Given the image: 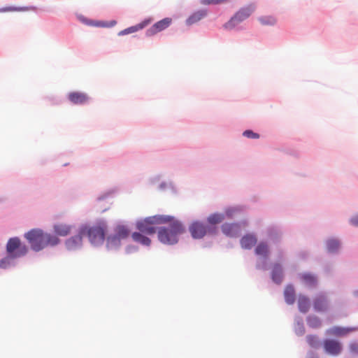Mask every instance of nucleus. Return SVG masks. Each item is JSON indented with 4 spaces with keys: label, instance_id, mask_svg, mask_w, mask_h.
I'll return each instance as SVG.
<instances>
[{
    "label": "nucleus",
    "instance_id": "obj_1",
    "mask_svg": "<svg viewBox=\"0 0 358 358\" xmlns=\"http://www.w3.org/2000/svg\"><path fill=\"white\" fill-rule=\"evenodd\" d=\"M24 237L34 251H40L48 245L54 246L59 243V239L40 229H33L24 234Z\"/></svg>",
    "mask_w": 358,
    "mask_h": 358
},
{
    "label": "nucleus",
    "instance_id": "obj_2",
    "mask_svg": "<svg viewBox=\"0 0 358 358\" xmlns=\"http://www.w3.org/2000/svg\"><path fill=\"white\" fill-rule=\"evenodd\" d=\"M168 227H161L158 230L157 236L164 244L173 245L178 241V236L185 232L182 224L173 217L169 220Z\"/></svg>",
    "mask_w": 358,
    "mask_h": 358
},
{
    "label": "nucleus",
    "instance_id": "obj_3",
    "mask_svg": "<svg viewBox=\"0 0 358 358\" xmlns=\"http://www.w3.org/2000/svg\"><path fill=\"white\" fill-rule=\"evenodd\" d=\"M106 230V223L104 222H99L92 227H82L80 228V234L87 236L92 244L99 245L103 243L104 241Z\"/></svg>",
    "mask_w": 358,
    "mask_h": 358
},
{
    "label": "nucleus",
    "instance_id": "obj_4",
    "mask_svg": "<svg viewBox=\"0 0 358 358\" xmlns=\"http://www.w3.org/2000/svg\"><path fill=\"white\" fill-rule=\"evenodd\" d=\"M171 220L169 215H154L139 220L136 222L137 229L145 234L152 235L156 232L155 224H165Z\"/></svg>",
    "mask_w": 358,
    "mask_h": 358
},
{
    "label": "nucleus",
    "instance_id": "obj_5",
    "mask_svg": "<svg viewBox=\"0 0 358 358\" xmlns=\"http://www.w3.org/2000/svg\"><path fill=\"white\" fill-rule=\"evenodd\" d=\"M255 10V6L250 4L239 9L223 27L225 29L231 30L243 21L248 19Z\"/></svg>",
    "mask_w": 358,
    "mask_h": 358
},
{
    "label": "nucleus",
    "instance_id": "obj_6",
    "mask_svg": "<svg viewBox=\"0 0 358 358\" xmlns=\"http://www.w3.org/2000/svg\"><path fill=\"white\" fill-rule=\"evenodd\" d=\"M6 251L12 258H17L27 254L28 248L17 237L11 238L6 245Z\"/></svg>",
    "mask_w": 358,
    "mask_h": 358
},
{
    "label": "nucleus",
    "instance_id": "obj_7",
    "mask_svg": "<svg viewBox=\"0 0 358 358\" xmlns=\"http://www.w3.org/2000/svg\"><path fill=\"white\" fill-rule=\"evenodd\" d=\"M130 231L124 225H117L115 229V234L108 238V246L112 247L118 245L120 241L129 237Z\"/></svg>",
    "mask_w": 358,
    "mask_h": 358
},
{
    "label": "nucleus",
    "instance_id": "obj_8",
    "mask_svg": "<svg viewBox=\"0 0 358 358\" xmlns=\"http://www.w3.org/2000/svg\"><path fill=\"white\" fill-rule=\"evenodd\" d=\"M172 23L171 17H165L156 23L146 31V36H152L168 28Z\"/></svg>",
    "mask_w": 358,
    "mask_h": 358
},
{
    "label": "nucleus",
    "instance_id": "obj_9",
    "mask_svg": "<svg viewBox=\"0 0 358 358\" xmlns=\"http://www.w3.org/2000/svg\"><path fill=\"white\" fill-rule=\"evenodd\" d=\"M189 231L194 238H201L206 234L207 228L203 223L195 222L189 227Z\"/></svg>",
    "mask_w": 358,
    "mask_h": 358
},
{
    "label": "nucleus",
    "instance_id": "obj_10",
    "mask_svg": "<svg viewBox=\"0 0 358 358\" xmlns=\"http://www.w3.org/2000/svg\"><path fill=\"white\" fill-rule=\"evenodd\" d=\"M324 346L326 352L331 355H338L342 350L341 343L334 340H326Z\"/></svg>",
    "mask_w": 358,
    "mask_h": 358
},
{
    "label": "nucleus",
    "instance_id": "obj_11",
    "mask_svg": "<svg viewBox=\"0 0 358 358\" xmlns=\"http://www.w3.org/2000/svg\"><path fill=\"white\" fill-rule=\"evenodd\" d=\"M68 99L73 104H84L89 100V96L83 92H73L68 94Z\"/></svg>",
    "mask_w": 358,
    "mask_h": 358
},
{
    "label": "nucleus",
    "instance_id": "obj_12",
    "mask_svg": "<svg viewBox=\"0 0 358 358\" xmlns=\"http://www.w3.org/2000/svg\"><path fill=\"white\" fill-rule=\"evenodd\" d=\"M222 232L227 236L236 237L240 234V227L238 224H224L222 226Z\"/></svg>",
    "mask_w": 358,
    "mask_h": 358
},
{
    "label": "nucleus",
    "instance_id": "obj_13",
    "mask_svg": "<svg viewBox=\"0 0 358 358\" xmlns=\"http://www.w3.org/2000/svg\"><path fill=\"white\" fill-rule=\"evenodd\" d=\"M83 236L84 234H81L80 231L78 235L69 238L66 241V246L67 249L71 250L78 248L82 244V237Z\"/></svg>",
    "mask_w": 358,
    "mask_h": 358
},
{
    "label": "nucleus",
    "instance_id": "obj_14",
    "mask_svg": "<svg viewBox=\"0 0 358 358\" xmlns=\"http://www.w3.org/2000/svg\"><path fill=\"white\" fill-rule=\"evenodd\" d=\"M150 22H151L150 20H145L136 25L128 27V28L120 31L118 34L120 36H122V35L136 32V31L145 28L146 26H148L150 23Z\"/></svg>",
    "mask_w": 358,
    "mask_h": 358
},
{
    "label": "nucleus",
    "instance_id": "obj_15",
    "mask_svg": "<svg viewBox=\"0 0 358 358\" xmlns=\"http://www.w3.org/2000/svg\"><path fill=\"white\" fill-rule=\"evenodd\" d=\"M54 232L60 236H66L69 235L72 229V227L69 224L64 223H58L53 227Z\"/></svg>",
    "mask_w": 358,
    "mask_h": 358
},
{
    "label": "nucleus",
    "instance_id": "obj_16",
    "mask_svg": "<svg viewBox=\"0 0 358 358\" xmlns=\"http://www.w3.org/2000/svg\"><path fill=\"white\" fill-rule=\"evenodd\" d=\"M207 15V11L205 10H200L193 13L186 20L187 25H192Z\"/></svg>",
    "mask_w": 358,
    "mask_h": 358
},
{
    "label": "nucleus",
    "instance_id": "obj_17",
    "mask_svg": "<svg viewBox=\"0 0 358 358\" xmlns=\"http://www.w3.org/2000/svg\"><path fill=\"white\" fill-rule=\"evenodd\" d=\"M257 243L255 236L252 234H247L241 239V247L244 249H250Z\"/></svg>",
    "mask_w": 358,
    "mask_h": 358
},
{
    "label": "nucleus",
    "instance_id": "obj_18",
    "mask_svg": "<svg viewBox=\"0 0 358 358\" xmlns=\"http://www.w3.org/2000/svg\"><path fill=\"white\" fill-rule=\"evenodd\" d=\"M131 238L134 241L138 243L143 245L149 246L151 243V240L142 234L141 232H134L131 234Z\"/></svg>",
    "mask_w": 358,
    "mask_h": 358
},
{
    "label": "nucleus",
    "instance_id": "obj_19",
    "mask_svg": "<svg viewBox=\"0 0 358 358\" xmlns=\"http://www.w3.org/2000/svg\"><path fill=\"white\" fill-rule=\"evenodd\" d=\"M327 308V303L324 296H319L314 301V308L317 311H324Z\"/></svg>",
    "mask_w": 358,
    "mask_h": 358
},
{
    "label": "nucleus",
    "instance_id": "obj_20",
    "mask_svg": "<svg viewBox=\"0 0 358 358\" xmlns=\"http://www.w3.org/2000/svg\"><path fill=\"white\" fill-rule=\"evenodd\" d=\"M285 299L288 304H293L295 301V291L292 286H287L284 292Z\"/></svg>",
    "mask_w": 358,
    "mask_h": 358
},
{
    "label": "nucleus",
    "instance_id": "obj_21",
    "mask_svg": "<svg viewBox=\"0 0 358 358\" xmlns=\"http://www.w3.org/2000/svg\"><path fill=\"white\" fill-rule=\"evenodd\" d=\"M298 306L299 310L305 313L308 312L310 308V301L307 297L300 296L298 300Z\"/></svg>",
    "mask_w": 358,
    "mask_h": 358
},
{
    "label": "nucleus",
    "instance_id": "obj_22",
    "mask_svg": "<svg viewBox=\"0 0 358 358\" xmlns=\"http://www.w3.org/2000/svg\"><path fill=\"white\" fill-rule=\"evenodd\" d=\"M355 330V329H345V328H341L338 327H334L329 329V333L332 335L341 336H344L348 334L350 331H352Z\"/></svg>",
    "mask_w": 358,
    "mask_h": 358
},
{
    "label": "nucleus",
    "instance_id": "obj_23",
    "mask_svg": "<svg viewBox=\"0 0 358 358\" xmlns=\"http://www.w3.org/2000/svg\"><path fill=\"white\" fill-rule=\"evenodd\" d=\"M255 253L257 255H262L266 257L268 255V247L265 243H260L255 248Z\"/></svg>",
    "mask_w": 358,
    "mask_h": 358
},
{
    "label": "nucleus",
    "instance_id": "obj_24",
    "mask_svg": "<svg viewBox=\"0 0 358 358\" xmlns=\"http://www.w3.org/2000/svg\"><path fill=\"white\" fill-rule=\"evenodd\" d=\"M282 268L280 265H275L272 271V278L273 280L280 283L282 281Z\"/></svg>",
    "mask_w": 358,
    "mask_h": 358
},
{
    "label": "nucleus",
    "instance_id": "obj_25",
    "mask_svg": "<svg viewBox=\"0 0 358 358\" xmlns=\"http://www.w3.org/2000/svg\"><path fill=\"white\" fill-rule=\"evenodd\" d=\"M301 279L304 284L309 287H313L316 285L317 280L315 277L309 273H305L302 275Z\"/></svg>",
    "mask_w": 358,
    "mask_h": 358
},
{
    "label": "nucleus",
    "instance_id": "obj_26",
    "mask_svg": "<svg viewBox=\"0 0 358 358\" xmlns=\"http://www.w3.org/2000/svg\"><path fill=\"white\" fill-rule=\"evenodd\" d=\"M258 20L259 22L264 26H273L275 24L277 20L273 16H262L259 17Z\"/></svg>",
    "mask_w": 358,
    "mask_h": 358
},
{
    "label": "nucleus",
    "instance_id": "obj_27",
    "mask_svg": "<svg viewBox=\"0 0 358 358\" xmlns=\"http://www.w3.org/2000/svg\"><path fill=\"white\" fill-rule=\"evenodd\" d=\"M223 220L224 215L218 213L212 214L208 217V222L212 224L220 223Z\"/></svg>",
    "mask_w": 358,
    "mask_h": 358
},
{
    "label": "nucleus",
    "instance_id": "obj_28",
    "mask_svg": "<svg viewBox=\"0 0 358 358\" xmlns=\"http://www.w3.org/2000/svg\"><path fill=\"white\" fill-rule=\"evenodd\" d=\"M307 323L312 328H318L321 326V321L316 316H309L307 319Z\"/></svg>",
    "mask_w": 358,
    "mask_h": 358
},
{
    "label": "nucleus",
    "instance_id": "obj_29",
    "mask_svg": "<svg viewBox=\"0 0 358 358\" xmlns=\"http://www.w3.org/2000/svg\"><path fill=\"white\" fill-rule=\"evenodd\" d=\"M340 246V243L337 240L331 239L327 243V247L329 252H336Z\"/></svg>",
    "mask_w": 358,
    "mask_h": 358
},
{
    "label": "nucleus",
    "instance_id": "obj_30",
    "mask_svg": "<svg viewBox=\"0 0 358 358\" xmlns=\"http://www.w3.org/2000/svg\"><path fill=\"white\" fill-rule=\"evenodd\" d=\"M229 0H201V2L203 5H217V4H223L226 3Z\"/></svg>",
    "mask_w": 358,
    "mask_h": 358
},
{
    "label": "nucleus",
    "instance_id": "obj_31",
    "mask_svg": "<svg viewBox=\"0 0 358 358\" xmlns=\"http://www.w3.org/2000/svg\"><path fill=\"white\" fill-rule=\"evenodd\" d=\"M307 342L311 347H316L318 344V341L315 336L309 335L306 338Z\"/></svg>",
    "mask_w": 358,
    "mask_h": 358
},
{
    "label": "nucleus",
    "instance_id": "obj_32",
    "mask_svg": "<svg viewBox=\"0 0 358 358\" xmlns=\"http://www.w3.org/2000/svg\"><path fill=\"white\" fill-rule=\"evenodd\" d=\"M24 9L22 8H17L14 6H8L4 8H0V13H4V12H14V11H20L23 10Z\"/></svg>",
    "mask_w": 358,
    "mask_h": 358
},
{
    "label": "nucleus",
    "instance_id": "obj_33",
    "mask_svg": "<svg viewBox=\"0 0 358 358\" xmlns=\"http://www.w3.org/2000/svg\"><path fill=\"white\" fill-rule=\"evenodd\" d=\"M243 136L249 138H259V135L251 130H246L243 132Z\"/></svg>",
    "mask_w": 358,
    "mask_h": 358
},
{
    "label": "nucleus",
    "instance_id": "obj_34",
    "mask_svg": "<svg viewBox=\"0 0 358 358\" xmlns=\"http://www.w3.org/2000/svg\"><path fill=\"white\" fill-rule=\"evenodd\" d=\"M12 257L10 256L6 257L0 261V268H6L9 264L10 262V259Z\"/></svg>",
    "mask_w": 358,
    "mask_h": 358
},
{
    "label": "nucleus",
    "instance_id": "obj_35",
    "mask_svg": "<svg viewBox=\"0 0 358 358\" xmlns=\"http://www.w3.org/2000/svg\"><path fill=\"white\" fill-rule=\"evenodd\" d=\"M350 349L352 352L358 353V343H354L350 345Z\"/></svg>",
    "mask_w": 358,
    "mask_h": 358
},
{
    "label": "nucleus",
    "instance_id": "obj_36",
    "mask_svg": "<svg viewBox=\"0 0 358 358\" xmlns=\"http://www.w3.org/2000/svg\"><path fill=\"white\" fill-rule=\"evenodd\" d=\"M350 222L352 225L358 227V215L352 217L350 220Z\"/></svg>",
    "mask_w": 358,
    "mask_h": 358
},
{
    "label": "nucleus",
    "instance_id": "obj_37",
    "mask_svg": "<svg viewBox=\"0 0 358 358\" xmlns=\"http://www.w3.org/2000/svg\"><path fill=\"white\" fill-rule=\"evenodd\" d=\"M298 326H299V329L297 330V334H300V335L303 334L305 332V330H304V327H303V324L298 323Z\"/></svg>",
    "mask_w": 358,
    "mask_h": 358
},
{
    "label": "nucleus",
    "instance_id": "obj_38",
    "mask_svg": "<svg viewBox=\"0 0 358 358\" xmlns=\"http://www.w3.org/2000/svg\"><path fill=\"white\" fill-rule=\"evenodd\" d=\"M96 26H99V27H105V23L103 22H98L95 24Z\"/></svg>",
    "mask_w": 358,
    "mask_h": 358
},
{
    "label": "nucleus",
    "instance_id": "obj_39",
    "mask_svg": "<svg viewBox=\"0 0 358 358\" xmlns=\"http://www.w3.org/2000/svg\"><path fill=\"white\" fill-rule=\"evenodd\" d=\"M357 295H358V292H357Z\"/></svg>",
    "mask_w": 358,
    "mask_h": 358
}]
</instances>
